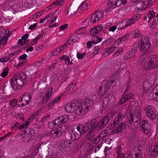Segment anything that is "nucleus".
I'll list each match as a JSON object with an SVG mask.
<instances>
[{"label": "nucleus", "instance_id": "11", "mask_svg": "<svg viewBox=\"0 0 158 158\" xmlns=\"http://www.w3.org/2000/svg\"><path fill=\"white\" fill-rule=\"evenodd\" d=\"M82 135L81 133L77 131H73L69 134L71 139L73 141L79 139Z\"/></svg>", "mask_w": 158, "mask_h": 158}, {"label": "nucleus", "instance_id": "48", "mask_svg": "<svg viewBox=\"0 0 158 158\" xmlns=\"http://www.w3.org/2000/svg\"><path fill=\"white\" fill-rule=\"evenodd\" d=\"M157 25V22L156 20L154 19L152 22L149 24V26L152 28H155Z\"/></svg>", "mask_w": 158, "mask_h": 158}, {"label": "nucleus", "instance_id": "39", "mask_svg": "<svg viewBox=\"0 0 158 158\" xmlns=\"http://www.w3.org/2000/svg\"><path fill=\"white\" fill-rule=\"evenodd\" d=\"M63 0H57L56 1L53 2L50 6L54 5V6H61L62 5Z\"/></svg>", "mask_w": 158, "mask_h": 158}, {"label": "nucleus", "instance_id": "52", "mask_svg": "<svg viewBox=\"0 0 158 158\" xmlns=\"http://www.w3.org/2000/svg\"><path fill=\"white\" fill-rule=\"evenodd\" d=\"M69 11L70 15L71 16V15L75 14V12L77 11V8L71 7V8H69Z\"/></svg>", "mask_w": 158, "mask_h": 158}, {"label": "nucleus", "instance_id": "45", "mask_svg": "<svg viewBox=\"0 0 158 158\" xmlns=\"http://www.w3.org/2000/svg\"><path fill=\"white\" fill-rule=\"evenodd\" d=\"M8 4V6H10V7L13 6L14 5L13 0H7V1L5 3V5Z\"/></svg>", "mask_w": 158, "mask_h": 158}, {"label": "nucleus", "instance_id": "42", "mask_svg": "<svg viewBox=\"0 0 158 158\" xmlns=\"http://www.w3.org/2000/svg\"><path fill=\"white\" fill-rule=\"evenodd\" d=\"M65 143H66V151H68L71 149V148L73 146V145L71 143H70V141L69 142H65Z\"/></svg>", "mask_w": 158, "mask_h": 158}, {"label": "nucleus", "instance_id": "5", "mask_svg": "<svg viewBox=\"0 0 158 158\" xmlns=\"http://www.w3.org/2000/svg\"><path fill=\"white\" fill-rule=\"evenodd\" d=\"M30 101L31 95L30 94L28 93L25 92L22 95L19 99V102L20 103L23 102L19 104H18V105L19 107H23L27 105Z\"/></svg>", "mask_w": 158, "mask_h": 158}, {"label": "nucleus", "instance_id": "30", "mask_svg": "<svg viewBox=\"0 0 158 158\" xmlns=\"http://www.w3.org/2000/svg\"><path fill=\"white\" fill-rule=\"evenodd\" d=\"M52 95L51 93L48 92L47 94L44 96L42 102L43 103H45L49 100L50 99V96Z\"/></svg>", "mask_w": 158, "mask_h": 158}, {"label": "nucleus", "instance_id": "63", "mask_svg": "<svg viewBox=\"0 0 158 158\" xmlns=\"http://www.w3.org/2000/svg\"><path fill=\"white\" fill-rule=\"evenodd\" d=\"M132 95L131 94H127L124 96L125 98H126V100L128 101L132 97Z\"/></svg>", "mask_w": 158, "mask_h": 158}, {"label": "nucleus", "instance_id": "14", "mask_svg": "<svg viewBox=\"0 0 158 158\" xmlns=\"http://www.w3.org/2000/svg\"><path fill=\"white\" fill-rule=\"evenodd\" d=\"M135 18H137V16H135L131 17V19H127L126 20V21L125 20L122 21L121 23H125V27H126L133 24L137 21V20Z\"/></svg>", "mask_w": 158, "mask_h": 158}, {"label": "nucleus", "instance_id": "40", "mask_svg": "<svg viewBox=\"0 0 158 158\" xmlns=\"http://www.w3.org/2000/svg\"><path fill=\"white\" fill-rule=\"evenodd\" d=\"M65 141H63V142L59 145V148L61 151H66Z\"/></svg>", "mask_w": 158, "mask_h": 158}, {"label": "nucleus", "instance_id": "32", "mask_svg": "<svg viewBox=\"0 0 158 158\" xmlns=\"http://www.w3.org/2000/svg\"><path fill=\"white\" fill-rule=\"evenodd\" d=\"M35 131L31 129H30L28 137L30 138L29 139H31V138H33L35 137Z\"/></svg>", "mask_w": 158, "mask_h": 158}, {"label": "nucleus", "instance_id": "15", "mask_svg": "<svg viewBox=\"0 0 158 158\" xmlns=\"http://www.w3.org/2000/svg\"><path fill=\"white\" fill-rule=\"evenodd\" d=\"M110 120V118L109 116H106L104 117L100 121H98L99 129H102L106 126Z\"/></svg>", "mask_w": 158, "mask_h": 158}, {"label": "nucleus", "instance_id": "60", "mask_svg": "<svg viewBox=\"0 0 158 158\" xmlns=\"http://www.w3.org/2000/svg\"><path fill=\"white\" fill-rule=\"evenodd\" d=\"M114 5H115L117 6H120L122 4V2L121 0H118L116 2V1L114 2Z\"/></svg>", "mask_w": 158, "mask_h": 158}, {"label": "nucleus", "instance_id": "26", "mask_svg": "<svg viewBox=\"0 0 158 158\" xmlns=\"http://www.w3.org/2000/svg\"><path fill=\"white\" fill-rule=\"evenodd\" d=\"M124 116L123 114L120 112H119L117 116L115 117L114 120L116 123H118L120 121H121L123 118Z\"/></svg>", "mask_w": 158, "mask_h": 158}, {"label": "nucleus", "instance_id": "53", "mask_svg": "<svg viewBox=\"0 0 158 158\" xmlns=\"http://www.w3.org/2000/svg\"><path fill=\"white\" fill-rule=\"evenodd\" d=\"M64 60L65 64L68 65L73 64V63L70 61L69 57L67 56Z\"/></svg>", "mask_w": 158, "mask_h": 158}, {"label": "nucleus", "instance_id": "50", "mask_svg": "<svg viewBox=\"0 0 158 158\" xmlns=\"http://www.w3.org/2000/svg\"><path fill=\"white\" fill-rule=\"evenodd\" d=\"M60 119L59 117L53 121L56 126H59L61 124L60 120H59Z\"/></svg>", "mask_w": 158, "mask_h": 158}, {"label": "nucleus", "instance_id": "1", "mask_svg": "<svg viewBox=\"0 0 158 158\" xmlns=\"http://www.w3.org/2000/svg\"><path fill=\"white\" fill-rule=\"evenodd\" d=\"M27 75L23 72L18 73L10 79L11 86L14 90L20 89L26 83Z\"/></svg>", "mask_w": 158, "mask_h": 158}, {"label": "nucleus", "instance_id": "61", "mask_svg": "<svg viewBox=\"0 0 158 158\" xmlns=\"http://www.w3.org/2000/svg\"><path fill=\"white\" fill-rule=\"evenodd\" d=\"M29 124V123L26 121L25 124L20 126L19 127V129H22L23 128H24L25 127H27Z\"/></svg>", "mask_w": 158, "mask_h": 158}, {"label": "nucleus", "instance_id": "12", "mask_svg": "<svg viewBox=\"0 0 158 158\" xmlns=\"http://www.w3.org/2000/svg\"><path fill=\"white\" fill-rule=\"evenodd\" d=\"M126 124L124 122H122L118 124L116 128L113 129L112 132L114 133H117L121 132L125 128Z\"/></svg>", "mask_w": 158, "mask_h": 158}, {"label": "nucleus", "instance_id": "29", "mask_svg": "<svg viewBox=\"0 0 158 158\" xmlns=\"http://www.w3.org/2000/svg\"><path fill=\"white\" fill-rule=\"evenodd\" d=\"M0 38H1L0 40V48H2L7 42L8 39L7 37H6Z\"/></svg>", "mask_w": 158, "mask_h": 158}, {"label": "nucleus", "instance_id": "46", "mask_svg": "<svg viewBox=\"0 0 158 158\" xmlns=\"http://www.w3.org/2000/svg\"><path fill=\"white\" fill-rule=\"evenodd\" d=\"M101 47V46L99 45H95L94 49V54H97V53L99 52Z\"/></svg>", "mask_w": 158, "mask_h": 158}, {"label": "nucleus", "instance_id": "20", "mask_svg": "<svg viewBox=\"0 0 158 158\" xmlns=\"http://www.w3.org/2000/svg\"><path fill=\"white\" fill-rule=\"evenodd\" d=\"M41 112V110H38L29 118L27 122H28L29 123L32 122L34 119H35L40 115Z\"/></svg>", "mask_w": 158, "mask_h": 158}, {"label": "nucleus", "instance_id": "17", "mask_svg": "<svg viewBox=\"0 0 158 158\" xmlns=\"http://www.w3.org/2000/svg\"><path fill=\"white\" fill-rule=\"evenodd\" d=\"M106 131L105 132L102 131L98 135L96 136V138H95L93 143L96 144L98 143L99 141L106 136Z\"/></svg>", "mask_w": 158, "mask_h": 158}, {"label": "nucleus", "instance_id": "56", "mask_svg": "<svg viewBox=\"0 0 158 158\" xmlns=\"http://www.w3.org/2000/svg\"><path fill=\"white\" fill-rule=\"evenodd\" d=\"M113 123H111L108 127V128L110 130L112 129L118 123H116L115 122V121L114 120Z\"/></svg>", "mask_w": 158, "mask_h": 158}, {"label": "nucleus", "instance_id": "22", "mask_svg": "<svg viewBox=\"0 0 158 158\" xmlns=\"http://www.w3.org/2000/svg\"><path fill=\"white\" fill-rule=\"evenodd\" d=\"M74 40V39L73 38H69V40L64 44H63L62 46H61V47H58V49L60 50L59 52H61L63 50L65 49L66 48L67 46L68 45V44L69 45L70 44V41H72L73 42Z\"/></svg>", "mask_w": 158, "mask_h": 158}, {"label": "nucleus", "instance_id": "38", "mask_svg": "<svg viewBox=\"0 0 158 158\" xmlns=\"http://www.w3.org/2000/svg\"><path fill=\"white\" fill-rule=\"evenodd\" d=\"M95 130L94 129H91L89 131V132H88L86 135L85 138V139H88L93 134H94L95 133Z\"/></svg>", "mask_w": 158, "mask_h": 158}, {"label": "nucleus", "instance_id": "23", "mask_svg": "<svg viewBox=\"0 0 158 158\" xmlns=\"http://www.w3.org/2000/svg\"><path fill=\"white\" fill-rule=\"evenodd\" d=\"M152 155L153 156H155L158 155V144L155 146H153L151 148Z\"/></svg>", "mask_w": 158, "mask_h": 158}, {"label": "nucleus", "instance_id": "31", "mask_svg": "<svg viewBox=\"0 0 158 158\" xmlns=\"http://www.w3.org/2000/svg\"><path fill=\"white\" fill-rule=\"evenodd\" d=\"M137 4V6L139 8H140L142 10H145L147 8V6H145L144 3H143L141 0L139 1Z\"/></svg>", "mask_w": 158, "mask_h": 158}, {"label": "nucleus", "instance_id": "37", "mask_svg": "<svg viewBox=\"0 0 158 158\" xmlns=\"http://www.w3.org/2000/svg\"><path fill=\"white\" fill-rule=\"evenodd\" d=\"M114 40V39L111 37H110L107 39L103 43V45H104V46H107V44H110Z\"/></svg>", "mask_w": 158, "mask_h": 158}, {"label": "nucleus", "instance_id": "49", "mask_svg": "<svg viewBox=\"0 0 158 158\" xmlns=\"http://www.w3.org/2000/svg\"><path fill=\"white\" fill-rule=\"evenodd\" d=\"M140 108L139 104L136 105L134 111V114H140Z\"/></svg>", "mask_w": 158, "mask_h": 158}, {"label": "nucleus", "instance_id": "35", "mask_svg": "<svg viewBox=\"0 0 158 158\" xmlns=\"http://www.w3.org/2000/svg\"><path fill=\"white\" fill-rule=\"evenodd\" d=\"M90 33L91 35L95 36L97 35L99 32L96 26H95L91 30Z\"/></svg>", "mask_w": 158, "mask_h": 158}, {"label": "nucleus", "instance_id": "3", "mask_svg": "<svg viewBox=\"0 0 158 158\" xmlns=\"http://www.w3.org/2000/svg\"><path fill=\"white\" fill-rule=\"evenodd\" d=\"M91 16L90 18L87 19L85 21L89 25H91L92 23H95L102 19L104 16V13L101 10H96Z\"/></svg>", "mask_w": 158, "mask_h": 158}, {"label": "nucleus", "instance_id": "24", "mask_svg": "<svg viewBox=\"0 0 158 158\" xmlns=\"http://www.w3.org/2000/svg\"><path fill=\"white\" fill-rule=\"evenodd\" d=\"M134 150L135 152V158H143L142 152L139 148L135 147Z\"/></svg>", "mask_w": 158, "mask_h": 158}, {"label": "nucleus", "instance_id": "25", "mask_svg": "<svg viewBox=\"0 0 158 158\" xmlns=\"http://www.w3.org/2000/svg\"><path fill=\"white\" fill-rule=\"evenodd\" d=\"M61 124L67 123L69 120V117L67 115H64L59 117Z\"/></svg>", "mask_w": 158, "mask_h": 158}, {"label": "nucleus", "instance_id": "34", "mask_svg": "<svg viewBox=\"0 0 158 158\" xmlns=\"http://www.w3.org/2000/svg\"><path fill=\"white\" fill-rule=\"evenodd\" d=\"M61 98L60 97L56 98L50 101L49 103V105L50 106H53L55 103H57L59 101Z\"/></svg>", "mask_w": 158, "mask_h": 158}, {"label": "nucleus", "instance_id": "16", "mask_svg": "<svg viewBox=\"0 0 158 158\" xmlns=\"http://www.w3.org/2000/svg\"><path fill=\"white\" fill-rule=\"evenodd\" d=\"M76 104L75 102L68 103L65 107V110L68 112L73 113L74 112V110Z\"/></svg>", "mask_w": 158, "mask_h": 158}, {"label": "nucleus", "instance_id": "2", "mask_svg": "<svg viewBox=\"0 0 158 158\" xmlns=\"http://www.w3.org/2000/svg\"><path fill=\"white\" fill-rule=\"evenodd\" d=\"M144 63V69L147 70L158 67V57L155 58L153 56H148L142 60Z\"/></svg>", "mask_w": 158, "mask_h": 158}, {"label": "nucleus", "instance_id": "19", "mask_svg": "<svg viewBox=\"0 0 158 158\" xmlns=\"http://www.w3.org/2000/svg\"><path fill=\"white\" fill-rule=\"evenodd\" d=\"M151 46L150 43H146L144 44L143 43H141L139 47V49L140 51H145L148 50Z\"/></svg>", "mask_w": 158, "mask_h": 158}, {"label": "nucleus", "instance_id": "8", "mask_svg": "<svg viewBox=\"0 0 158 158\" xmlns=\"http://www.w3.org/2000/svg\"><path fill=\"white\" fill-rule=\"evenodd\" d=\"M156 78L155 74H153L150 77V79H148L147 81H145L143 83V87L144 89H146V92H148L150 84H153L156 81Z\"/></svg>", "mask_w": 158, "mask_h": 158}, {"label": "nucleus", "instance_id": "57", "mask_svg": "<svg viewBox=\"0 0 158 158\" xmlns=\"http://www.w3.org/2000/svg\"><path fill=\"white\" fill-rule=\"evenodd\" d=\"M85 52L82 53V54H81L80 53H77V56L78 58L80 59H82L83 56H85Z\"/></svg>", "mask_w": 158, "mask_h": 158}, {"label": "nucleus", "instance_id": "64", "mask_svg": "<svg viewBox=\"0 0 158 158\" xmlns=\"http://www.w3.org/2000/svg\"><path fill=\"white\" fill-rule=\"evenodd\" d=\"M56 126L55 125L53 121L49 123L48 124V126L49 128L50 129H52L54 127Z\"/></svg>", "mask_w": 158, "mask_h": 158}, {"label": "nucleus", "instance_id": "41", "mask_svg": "<svg viewBox=\"0 0 158 158\" xmlns=\"http://www.w3.org/2000/svg\"><path fill=\"white\" fill-rule=\"evenodd\" d=\"M9 31L6 29H3L0 33V37H6Z\"/></svg>", "mask_w": 158, "mask_h": 158}, {"label": "nucleus", "instance_id": "27", "mask_svg": "<svg viewBox=\"0 0 158 158\" xmlns=\"http://www.w3.org/2000/svg\"><path fill=\"white\" fill-rule=\"evenodd\" d=\"M92 42L93 44V46L94 45H96L98 43H99L102 40V38L98 37V36H96L92 37Z\"/></svg>", "mask_w": 158, "mask_h": 158}, {"label": "nucleus", "instance_id": "62", "mask_svg": "<svg viewBox=\"0 0 158 158\" xmlns=\"http://www.w3.org/2000/svg\"><path fill=\"white\" fill-rule=\"evenodd\" d=\"M129 35H124L119 38L120 42H121L122 41H125L128 37Z\"/></svg>", "mask_w": 158, "mask_h": 158}, {"label": "nucleus", "instance_id": "44", "mask_svg": "<svg viewBox=\"0 0 158 158\" xmlns=\"http://www.w3.org/2000/svg\"><path fill=\"white\" fill-rule=\"evenodd\" d=\"M81 7H82L83 9L84 10H87L88 8V6L87 5V3H85V2H83L81 4V6H80L78 8V9H81Z\"/></svg>", "mask_w": 158, "mask_h": 158}, {"label": "nucleus", "instance_id": "6", "mask_svg": "<svg viewBox=\"0 0 158 158\" xmlns=\"http://www.w3.org/2000/svg\"><path fill=\"white\" fill-rule=\"evenodd\" d=\"M144 110L146 112V116L150 119L151 120H153L156 117V114L155 110L153 108L152 109V106H149L145 108Z\"/></svg>", "mask_w": 158, "mask_h": 158}, {"label": "nucleus", "instance_id": "43", "mask_svg": "<svg viewBox=\"0 0 158 158\" xmlns=\"http://www.w3.org/2000/svg\"><path fill=\"white\" fill-rule=\"evenodd\" d=\"M37 71V68L36 67H34L33 68H32L31 69H30L29 72L30 73V74L31 75H34V74L36 73Z\"/></svg>", "mask_w": 158, "mask_h": 158}, {"label": "nucleus", "instance_id": "4", "mask_svg": "<svg viewBox=\"0 0 158 158\" xmlns=\"http://www.w3.org/2000/svg\"><path fill=\"white\" fill-rule=\"evenodd\" d=\"M66 128L65 126L62 125L60 127L52 130L50 132L49 135L51 138H58L62 135V133L63 132V131H64V129H65Z\"/></svg>", "mask_w": 158, "mask_h": 158}, {"label": "nucleus", "instance_id": "33", "mask_svg": "<svg viewBox=\"0 0 158 158\" xmlns=\"http://www.w3.org/2000/svg\"><path fill=\"white\" fill-rule=\"evenodd\" d=\"M155 16V13L153 11H149L147 14L146 15V17H147L148 19H152V18L154 17ZM147 17H146L147 18Z\"/></svg>", "mask_w": 158, "mask_h": 158}, {"label": "nucleus", "instance_id": "58", "mask_svg": "<svg viewBox=\"0 0 158 158\" xmlns=\"http://www.w3.org/2000/svg\"><path fill=\"white\" fill-rule=\"evenodd\" d=\"M81 131H82L81 133L82 134H83V133H84L88 131L87 127H86L85 126H84L83 125H81Z\"/></svg>", "mask_w": 158, "mask_h": 158}, {"label": "nucleus", "instance_id": "10", "mask_svg": "<svg viewBox=\"0 0 158 158\" xmlns=\"http://www.w3.org/2000/svg\"><path fill=\"white\" fill-rule=\"evenodd\" d=\"M141 127L145 134H148L150 131V127L148 122L146 120H143L141 123Z\"/></svg>", "mask_w": 158, "mask_h": 158}, {"label": "nucleus", "instance_id": "18", "mask_svg": "<svg viewBox=\"0 0 158 158\" xmlns=\"http://www.w3.org/2000/svg\"><path fill=\"white\" fill-rule=\"evenodd\" d=\"M74 112L77 115H81L83 114V111H84V108H83V106L80 105H78V107L76 105V107H75V109L74 110Z\"/></svg>", "mask_w": 158, "mask_h": 158}, {"label": "nucleus", "instance_id": "59", "mask_svg": "<svg viewBox=\"0 0 158 158\" xmlns=\"http://www.w3.org/2000/svg\"><path fill=\"white\" fill-rule=\"evenodd\" d=\"M22 40L21 39H19L18 41V45L17 46V48H19L20 47L24 45V44H23V42H22Z\"/></svg>", "mask_w": 158, "mask_h": 158}, {"label": "nucleus", "instance_id": "51", "mask_svg": "<svg viewBox=\"0 0 158 158\" xmlns=\"http://www.w3.org/2000/svg\"><path fill=\"white\" fill-rule=\"evenodd\" d=\"M139 44L137 43L135 44H134L133 46V47L131 49L132 50L134 51L135 53L136 51L139 48Z\"/></svg>", "mask_w": 158, "mask_h": 158}, {"label": "nucleus", "instance_id": "47", "mask_svg": "<svg viewBox=\"0 0 158 158\" xmlns=\"http://www.w3.org/2000/svg\"><path fill=\"white\" fill-rule=\"evenodd\" d=\"M141 43H143L144 44L148 43V44L150 43L149 38L146 37H143L142 38Z\"/></svg>", "mask_w": 158, "mask_h": 158}, {"label": "nucleus", "instance_id": "55", "mask_svg": "<svg viewBox=\"0 0 158 158\" xmlns=\"http://www.w3.org/2000/svg\"><path fill=\"white\" fill-rule=\"evenodd\" d=\"M141 36V33L138 31H135L133 37L134 38H137Z\"/></svg>", "mask_w": 158, "mask_h": 158}, {"label": "nucleus", "instance_id": "21", "mask_svg": "<svg viewBox=\"0 0 158 158\" xmlns=\"http://www.w3.org/2000/svg\"><path fill=\"white\" fill-rule=\"evenodd\" d=\"M88 122L92 127L91 129L95 130L97 127L99 129L98 122L95 124L96 122V120L95 118L91 119Z\"/></svg>", "mask_w": 158, "mask_h": 158}, {"label": "nucleus", "instance_id": "36", "mask_svg": "<svg viewBox=\"0 0 158 158\" xmlns=\"http://www.w3.org/2000/svg\"><path fill=\"white\" fill-rule=\"evenodd\" d=\"M138 119H137L136 121H134V122L133 123V126L132 127L133 129H135L137 128L139 125V124L141 123V121L139 119L140 117H138Z\"/></svg>", "mask_w": 158, "mask_h": 158}, {"label": "nucleus", "instance_id": "13", "mask_svg": "<svg viewBox=\"0 0 158 158\" xmlns=\"http://www.w3.org/2000/svg\"><path fill=\"white\" fill-rule=\"evenodd\" d=\"M149 96L150 99L152 100L158 99V85L153 88Z\"/></svg>", "mask_w": 158, "mask_h": 158}, {"label": "nucleus", "instance_id": "54", "mask_svg": "<svg viewBox=\"0 0 158 158\" xmlns=\"http://www.w3.org/2000/svg\"><path fill=\"white\" fill-rule=\"evenodd\" d=\"M17 101L16 100L13 99L10 102V105L12 107H14L17 105Z\"/></svg>", "mask_w": 158, "mask_h": 158}, {"label": "nucleus", "instance_id": "9", "mask_svg": "<svg viewBox=\"0 0 158 158\" xmlns=\"http://www.w3.org/2000/svg\"><path fill=\"white\" fill-rule=\"evenodd\" d=\"M94 103V102L92 100L88 99L81 105L83 106V108H84L85 112H87L93 106Z\"/></svg>", "mask_w": 158, "mask_h": 158}, {"label": "nucleus", "instance_id": "7", "mask_svg": "<svg viewBox=\"0 0 158 158\" xmlns=\"http://www.w3.org/2000/svg\"><path fill=\"white\" fill-rule=\"evenodd\" d=\"M108 81L106 82L104 85L103 84L99 87L98 90V95L99 98L100 99L108 91L110 88V84H108Z\"/></svg>", "mask_w": 158, "mask_h": 158}, {"label": "nucleus", "instance_id": "28", "mask_svg": "<svg viewBox=\"0 0 158 158\" xmlns=\"http://www.w3.org/2000/svg\"><path fill=\"white\" fill-rule=\"evenodd\" d=\"M129 127L130 129H134L132 128L133 125V122L134 121V117L132 114H131L130 117L129 118Z\"/></svg>", "mask_w": 158, "mask_h": 158}]
</instances>
